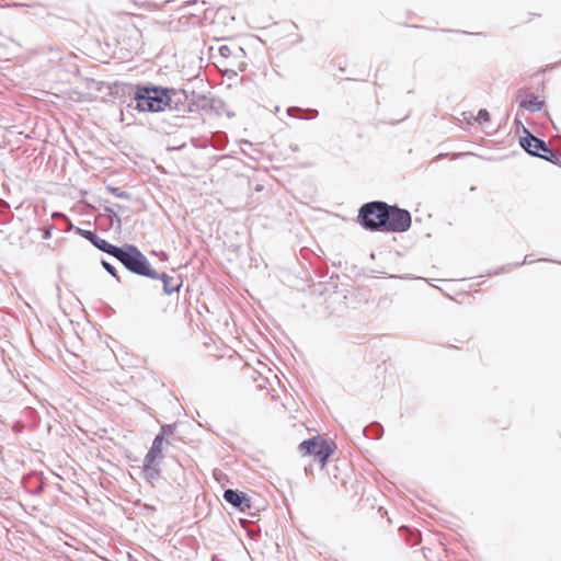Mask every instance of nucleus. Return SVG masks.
<instances>
[{
    "instance_id": "f257e3e1",
    "label": "nucleus",
    "mask_w": 561,
    "mask_h": 561,
    "mask_svg": "<svg viewBox=\"0 0 561 561\" xmlns=\"http://www.w3.org/2000/svg\"><path fill=\"white\" fill-rule=\"evenodd\" d=\"M111 256L119 261L128 272L135 275L148 278H156L157 276V271L152 268L147 256L135 244L116 245Z\"/></svg>"
},
{
    "instance_id": "f03ea898",
    "label": "nucleus",
    "mask_w": 561,
    "mask_h": 561,
    "mask_svg": "<svg viewBox=\"0 0 561 561\" xmlns=\"http://www.w3.org/2000/svg\"><path fill=\"white\" fill-rule=\"evenodd\" d=\"M167 88L153 84L136 85L134 108L139 112L157 113L167 108Z\"/></svg>"
},
{
    "instance_id": "7ed1b4c3",
    "label": "nucleus",
    "mask_w": 561,
    "mask_h": 561,
    "mask_svg": "<svg viewBox=\"0 0 561 561\" xmlns=\"http://www.w3.org/2000/svg\"><path fill=\"white\" fill-rule=\"evenodd\" d=\"M519 146L528 154L561 167V159L558 153L545 140L533 135L528 128H524V136L519 138Z\"/></svg>"
},
{
    "instance_id": "20e7f679",
    "label": "nucleus",
    "mask_w": 561,
    "mask_h": 561,
    "mask_svg": "<svg viewBox=\"0 0 561 561\" xmlns=\"http://www.w3.org/2000/svg\"><path fill=\"white\" fill-rule=\"evenodd\" d=\"M386 202L373 201L360 206L357 215L358 224L368 231H381L382 222L386 216Z\"/></svg>"
},
{
    "instance_id": "39448f33",
    "label": "nucleus",
    "mask_w": 561,
    "mask_h": 561,
    "mask_svg": "<svg viewBox=\"0 0 561 561\" xmlns=\"http://www.w3.org/2000/svg\"><path fill=\"white\" fill-rule=\"evenodd\" d=\"M386 216L380 232H405L411 228L412 217L409 210L399 207L397 204L386 205Z\"/></svg>"
},
{
    "instance_id": "423d86ee",
    "label": "nucleus",
    "mask_w": 561,
    "mask_h": 561,
    "mask_svg": "<svg viewBox=\"0 0 561 561\" xmlns=\"http://www.w3.org/2000/svg\"><path fill=\"white\" fill-rule=\"evenodd\" d=\"M298 449L304 456H313L321 468L327 465L328 459L334 453L333 444L319 435L302 440Z\"/></svg>"
},
{
    "instance_id": "0eeeda50",
    "label": "nucleus",
    "mask_w": 561,
    "mask_h": 561,
    "mask_svg": "<svg viewBox=\"0 0 561 561\" xmlns=\"http://www.w3.org/2000/svg\"><path fill=\"white\" fill-rule=\"evenodd\" d=\"M195 98L198 101H206L205 96L197 95L194 91L188 94L184 89L167 88V108L178 112H191L192 103H195Z\"/></svg>"
},
{
    "instance_id": "6e6552de",
    "label": "nucleus",
    "mask_w": 561,
    "mask_h": 561,
    "mask_svg": "<svg viewBox=\"0 0 561 561\" xmlns=\"http://www.w3.org/2000/svg\"><path fill=\"white\" fill-rule=\"evenodd\" d=\"M224 500L240 512H247L251 508L250 497L242 491L226 489L222 495Z\"/></svg>"
},
{
    "instance_id": "1a4fd4ad",
    "label": "nucleus",
    "mask_w": 561,
    "mask_h": 561,
    "mask_svg": "<svg viewBox=\"0 0 561 561\" xmlns=\"http://www.w3.org/2000/svg\"><path fill=\"white\" fill-rule=\"evenodd\" d=\"M76 233L84 238L85 240L90 241L98 250L111 255L115 244L110 243L105 239H102L99 237V234L95 231L92 230H85L82 228H77Z\"/></svg>"
},
{
    "instance_id": "9d476101",
    "label": "nucleus",
    "mask_w": 561,
    "mask_h": 561,
    "mask_svg": "<svg viewBox=\"0 0 561 561\" xmlns=\"http://www.w3.org/2000/svg\"><path fill=\"white\" fill-rule=\"evenodd\" d=\"M22 484L26 492L33 495L41 494L45 488L43 474L39 472H31L26 474L22 480Z\"/></svg>"
},
{
    "instance_id": "9b49d317",
    "label": "nucleus",
    "mask_w": 561,
    "mask_h": 561,
    "mask_svg": "<svg viewBox=\"0 0 561 561\" xmlns=\"http://www.w3.org/2000/svg\"><path fill=\"white\" fill-rule=\"evenodd\" d=\"M141 473L144 479L153 484L161 478V469L157 461H149L148 458H144Z\"/></svg>"
},
{
    "instance_id": "f8f14e48",
    "label": "nucleus",
    "mask_w": 561,
    "mask_h": 561,
    "mask_svg": "<svg viewBox=\"0 0 561 561\" xmlns=\"http://www.w3.org/2000/svg\"><path fill=\"white\" fill-rule=\"evenodd\" d=\"M154 279L162 280V288L165 295H171L173 293L180 291L182 287V279H174L172 276H169L167 273H158Z\"/></svg>"
},
{
    "instance_id": "ddd939ff",
    "label": "nucleus",
    "mask_w": 561,
    "mask_h": 561,
    "mask_svg": "<svg viewBox=\"0 0 561 561\" xmlns=\"http://www.w3.org/2000/svg\"><path fill=\"white\" fill-rule=\"evenodd\" d=\"M163 443H164V439L162 438L161 435L154 436L152 445L145 456V458H148V462L157 461L158 459H161L163 457V455H162Z\"/></svg>"
},
{
    "instance_id": "4468645a",
    "label": "nucleus",
    "mask_w": 561,
    "mask_h": 561,
    "mask_svg": "<svg viewBox=\"0 0 561 561\" xmlns=\"http://www.w3.org/2000/svg\"><path fill=\"white\" fill-rule=\"evenodd\" d=\"M219 54L221 57L225 58H234V59H241L245 56V51L241 46H228L222 45L219 47Z\"/></svg>"
},
{
    "instance_id": "2eb2a0df",
    "label": "nucleus",
    "mask_w": 561,
    "mask_h": 561,
    "mask_svg": "<svg viewBox=\"0 0 561 561\" xmlns=\"http://www.w3.org/2000/svg\"><path fill=\"white\" fill-rule=\"evenodd\" d=\"M545 105L543 101L538 100L537 96L531 95L529 99L522 100L519 106L531 113H536L542 110Z\"/></svg>"
},
{
    "instance_id": "dca6fc26",
    "label": "nucleus",
    "mask_w": 561,
    "mask_h": 561,
    "mask_svg": "<svg viewBox=\"0 0 561 561\" xmlns=\"http://www.w3.org/2000/svg\"><path fill=\"white\" fill-rule=\"evenodd\" d=\"M363 435L368 438L379 439L382 436L383 427L378 422H373L362 430Z\"/></svg>"
},
{
    "instance_id": "f3484780",
    "label": "nucleus",
    "mask_w": 561,
    "mask_h": 561,
    "mask_svg": "<svg viewBox=\"0 0 561 561\" xmlns=\"http://www.w3.org/2000/svg\"><path fill=\"white\" fill-rule=\"evenodd\" d=\"M534 262H535V260H533V259L530 257V255H528V254H527V255H525V257H524V260H523L522 262H518V263H515V264H507V265H505V266H502V267H500L499 270H496V271L494 272V274L496 275V274H500V273H501V272H503V271L511 270L512 267H518V266H520V265H523V264H531V263H534Z\"/></svg>"
},
{
    "instance_id": "a211bd4d",
    "label": "nucleus",
    "mask_w": 561,
    "mask_h": 561,
    "mask_svg": "<svg viewBox=\"0 0 561 561\" xmlns=\"http://www.w3.org/2000/svg\"><path fill=\"white\" fill-rule=\"evenodd\" d=\"M107 190L115 197L123 198V199H129L130 198V194L128 192H126V191L121 190L119 187L107 186Z\"/></svg>"
},
{
    "instance_id": "6ab92c4d",
    "label": "nucleus",
    "mask_w": 561,
    "mask_h": 561,
    "mask_svg": "<svg viewBox=\"0 0 561 561\" xmlns=\"http://www.w3.org/2000/svg\"><path fill=\"white\" fill-rule=\"evenodd\" d=\"M490 121H491V117H490V113L488 112V110H485V108L479 110L478 116H477V122L480 125H484L486 123H490Z\"/></svg>"
},
{
    "instance_id": "aec40b11",
    "label": "nucleus",
    "mask_w": 561,
    "mask_h": 561,
    "mask_svg": "<svg viewBox=\"0 0 561 561\" xmlns=\"http://www.w3.org/2000/svg\"><path fill=\"white\" fill-rule=\"evenodd\" d=\"M102 266L104 267V270L110 274L112 275L113 277L116 278L117 282H121V278L119 276L117 275V271L115 268L114 265H112L110 262L105 261V260H102Z\"/></svg>"
},
{
    "instance_id": "412c9836",
    "label": "nucleus",
    "mask_w": 561,
    "mask_h": 561,
    "mask_svg": "<svg viewBox=\"0 0 561 561\" xmlns=\"http://www.w3.org/2000/svg\"><path fill=\"white\" fill-rule=\"evenodd\" d=\"M175 431V424H164L161 426L160 432L157 435H161L164 439L165 436L172 435Z\"/></svg>"
},
{
    "instance_id": "4be33fe9",
    "label": "nucleus",
    "mask_w": 561,
    "mask_h": 561,
    "mask_svg": "<svg viewBox=\"0 0 561 561\" xmlns=\"http://www.w3.org/2000/svg\"><path fill=\"white\" fill-rule=\"evenodd\" d=\"M105 210L108 213V217L112 221V225L116 224L117 227H121L122 225V219L121 217L111 208L106 207Z\"/></svg>"
},
{
    "instance_id": "5701e85b",
    "label": "nucleus",
    "mask_w": 561,
    "mask_h": 561,
    "mask_svg": "<svg viewBox=\"0 0 561 561\" xmlns=\"http://www.w3.org/2000/svg\"><path fill=\"white\" fill-rule=\"evenodd\" d=\"M514 124L516 126V133L518 134V133L522 131L524 134V128H526V127L524 126V124L518 118L514 119Z\"/></svg>"
},
{
    "instance_id": "b1692460",
    "label": "nucleus",
    "mask_w": 561,
    "mask_h": 561,
    "mask_svg": "<svg viewBox=\"0 0 561 561\" xmlns=\"http://www.w3.org/2000/svg\"><path fill=\"white\" fill-rule=\"evenodd\" d=\"M298 111H300V108H298V107H289L287 110V113H288L289 116H296L295 112H298Z\"/></svg>"
},
{
    "instance_id": "393cba45",
    "label": "nucleus",
    "mask_w": 561,
    "mask_h": 561,
    "mask_svg": "<svg viewBox=\"0 0 561 561\" xmlns=\"http://www.w3.org/2000/svg\"><path fill=\"white\" fill-rule=\"evenodd\" d=\"M245 67H247V65H245L244 62H240V64L238 65V69H239L240 71H244V70H245Z\"/></svg>"
},
{
    "instance_id": "a878e982",
    "label": "nucleus",
    "mask_w": 561,
    "mask_h": 561,
    "mask_svg": "<svg viewBox=\"0 0 561 561\" xmlns=\"http://www.w3.org/2000/svg\"><path fill=\"white\" fill-rule=\"evenodd\" d=\"M50 238V231L49 230H45L44 233H43V239H49Z\"/></svg>"
},
{
    "instance_id": "bb28decb",
    "label": "nucleus",
    "mask_w": 561,
    "mask_h": 561,
    "mask_svg": "<svg viewBox=\"0 0 561 561\" xmlns=\"http://www.w3.org/2000/svg\"><path fill=\"white\" fill-rule=\"evenodd\" d=\"M524 93H525L524 89H519V90L517 91V95H518V98H520Z\"/></svg>"
},
{
    "instance_id": "cd10ccee",
    "label": "nucleus",
    "mask_w": 561,
    "mask_h": 561,
    "mask_svg": "<svg viewBox=\"0 0 561 561\" xmlns=\"http://www.w3.org/2000/svg\"><path fill=\"white\" fill-rule=\"evenodd\" d=\"M445 156H446V154H444V153H439V154L435 158V160L443 159Z\"/></svg>"
},
{
    "instance_id": "c85d7f7f",
    "label": "nucleus",
    "mask_w": 561,
    "mask_h": 561,
    "mask_svg": "<svg viewBox=\"0 0 561 561\" xmlns=\"http://www.w3.org/2000/svg\"><path fill=\"white\" fill-rule=\"evenodd\" d=\"M128 90H134L135 91V88H133V85H127L126 87ZM128 94H131V91H128Z\"/></svg>"
},
{
    "instance_id": "c756f323",
    "label": "nucleus",
    "mask_w": 561,
    "mask_h": 561,
    "mask_svg": "<svg viewBox=\"0 0 561 561\" xmlns=\"http://www.w3.org/2000/svg\"><path fill=\"white\" fill-rule=\"evenodd\" d=\"M192 4L197 5V4H198V1H197V0H193V1H192Z\"/></svg>"
}]
</instances>
